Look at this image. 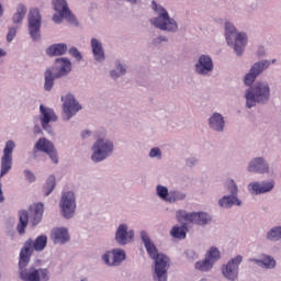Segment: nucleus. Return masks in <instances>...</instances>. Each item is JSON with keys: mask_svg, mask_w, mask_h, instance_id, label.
Returning a JSON list of instances; mask_svg holds the SVG:
<instances>
[{"mask_svg": "<svg viewBox=\"0 0 281 281\" xmlns=\"http://www.w3.org/2000/svg\"><path fill=\"white\" fill-rule=\"evenodd\" d=\"M15 147L16 145L14 144V140L7 142L5 147L3 149V156L1 158L0 177L8 175V172L12 170V153L14 151Z\"/></svg>", "mask_w": 281, "mask_h": 281, "instance_id": "nucleus-11", "label": "nucleus"}, {"mask_svg": "<svg viewBox=\"0 0 281 281\" xmlns=\"http://www.w3.org/2000/svg\"><path fill=\"white\" fill-rule=\"evenodd\" d=\"M225 32H226V41L228 45L232 43V36L233 34H236V26L232 23L227 22L225 25Z\"/></svg>", "mask_w": 281, "mask_h": 281, "instance_id": "nucleus-37", "label": "nucleus"}, {"mask_svg": "<svg viewBox=\"0 0 281 281\" xmlns=\"http://www.w3.org/2000/svg\"><path fill=\"white\" fill-rule=\"evenodd\" d=\"M159 41H166V37L160 36V37H159Z\"/></svg>", "mask_w": 281, "mask_h": 281, "instance_id": "nucleus-53", "label": "nucleus"}, {"mask_svg": "<svg viewBox=\"0 0 281 281\" xmlns=\"http://www.w3.org/2000/svg\"><path fill=\"white\" fill-rule=\"evenodd\" d=\"M102 260L105 262V265H109L110 267H115V258L113 255V251H108L102 256Z\"/></svg>", "mask_w": 281, "mask_h": 281, "instance_id": "nucleus-39", "label": "nucleus"}, {"mask_svg": "<svg viewBox=\"0 0 281 281\" xmlns=\"http://www.w3.org/2000/svg\"><path fill=\"white\" fill-rule=\"evenodd\" d=\"M40 111L42 114L41 122L44 131L52 133L49 122H56V120H58V116H56V113L52 109L45 108L43 104L40 105Z\"/></svg>", "mask_w": 281, "mask_h": 281, "instance_id": "nucleus-18", "label": "nucleus"}, {"mask_svg": "<svg viewBox=\"0 0 281 281\" xmlns=\"http://www.w3.org/2000/svg\"><path fill=\"white\" fill-rule=\"evenodd\" d=\"M67 53V46L65 44H54L47 48L46 54L48 56H63Z\"/></svg>", "mask_w": 281, "mask_h": 281, "instance_id": "nucleus-31", "label": "nucleus"}, {"mask_svg": "<svg viewBox=\"0 0 281 281\" xmlns=\"http://www.w3.org/2000/svg\"><path fill=\"white\" fill-rule=\"evenodd\" d=\"M212 69H214L212 58H210V56L202 55L199 59V63L195 65V70L198 74L205 76V74L212 71Z\"/></svg>", "mask_w": 281, "mask_h": 281, "instance_id": "nucleus-21", "label": "nucleus"}, {"mask_svg": "<svg viewBox=\"0 0 281 281\" xmlns=\"http://www.w3.org/2000/svg\"><path fill=\"white\" fill-rule=\"evenodd\" d=\"M54 188H56V178L54 176L48 177L43 190L45 196H49L52 192H54Z\"/></svg>", "mask_w": 281, "mask_h": 281, "instance_id": "nucleus-34", "label": "nucleus"}, {"mask_svg": "<svg viewBox=\"0 0 281 281\" xmlns=\"http://www.w3.org/2000/svg\"><path fill=\"white\" fill-rule=\"evenodd\" d=\"M271 64L267 60L261 61V63H256L251 68L249 74H247L244 78V82L245 85H247V87H251V85H254V82L256 81V78H258V76H260V74H262V71H265V69H268L269 66Z\"/></svg>", "mask_w": 281, "mask_h": 281, "instance_id": "nucleus-13", "label": "nucleus"}, {"mask_svg": "<svg viewBox=\"0 0 281 281\" xmlns=\"http://www.w3.org/2000/svg\"><path fill=\"white\" fill-rule=\"evenodd\" d=\"M56 65L59 68L57 75H54L52 69H47L45 71L44 88L46 91H52V87H54V80H56V78H60V76H67L68 72L71 71V61H69L68 59L58 58L56 59Z\"/></svg>", "mask_w": 281, "mask_h": 281, "instance_id": "nucleus-5", "label": "nucleus"}, {"mask_svg": "<svg viewBox=\"0 0 281 281\" xmlns=\"http://www.w3.org/2000/svg\"><path fill=\"white\" fill-rule=\"evenodd\" d=\"M91 47L93 57L97 60H104V49L102 48V43L100 41L92 38L91 40Z\"/></svg>", "mask_w": 281, "mask_h": 281, "instance_id": "nucleus-29", "label": "nucleus"}, {"mask_svg": "<svg viewBox=\"0 0 281 281\" xmlns=\"http://www.w3.org/2000/svg\"><path fill=\"white\" fill-rule=\"evenodd\" d=\"M110 76L111 78H117L120 75L115 70H111Z\"/></svg>", "mask_w": 281, "mask_h": 281, "instance_id": "nucleus-47", "label": "nucleus"}, {"mask_svg": "<svg viewBox=\"0 0 281 281\" xmlns=\"http://www.w3.org/2000/svg\"><path fill=\"white\" fill-rule=\"evenodd\" d=\"M81 281H87V279H83V280H81Z\"/></svg>", "mask_w": 281, "mask_h": 281, "instance_id": "nucleus-54", "label": "nucleus"}, {"mask_svg": "<svg viewBox=\"0 0 281 281\" xmlns=\"http://www.w3.org/2000/svg\"><path fill=\"white\" fill-rule=\"evenodd\" d=\"M30 212L33 216V225H38L41 223V218H43V212H45V206L43 205V203L33 204L30 207Z\"/></svg>", "mask_w": 281, "mask_h": 281, "instance_id": "nucleus-25", "label": "nucleus"}, {"mask_svg": "<svg viewBox=\"0 0 281 281\" xmlns=\"http://www.w3.org/2000/svg\"><path fill=\"white\" fill-rule=\"evenodd\" d=\"M112 254L114 256L115 267H116V265H120L122 262V260L126 259V254L124 252V250L114 249V250H112Z\"/></svg>", "mask_w": 281, "mask_h": 281, "instance_id": "nucleus-38", "label": "nucleus"}, {"mask_svg": "<svg viewBox=\"0 0 281 281\" xmlns=\"http://www.w3.org/2000/svg\"><path fill=\"white\" fill-rule=\"evenodd\" d=\"M63 19H65V15H63V13L53 15L54 23H63Z\"/></svg>", "mask_w": 281, "mask_h": 281, "instance_id": "nucleus-44", "label": "nucleus"}, {"mask_svg": "<svg viewBox=\"0 0 281 281\" xmlns=\"http://www.w3.org/2000/svg\"><path fill=\"white\" fill-rule=\"evenodd\" d=\"M87 135H91V132L85 131L81 133V137H87Z\"/></svg>", "mask_w": 281, "mask_h": 281, "instance_id": "nucleus-49", "label": "nucleus"}, {"mask_svg": "<svg viewBox=\"0 0 281 281\" xmlns=\"http://www.w3.org/2000/svg\"><path fill=\"white\" fill-rule=\"evenodd\" d=\"M243 262V256L238 255L236 258H233L223 269L224 278L227 280H236L238 278V265Z\"/></svg>", "mask_w": 281, "mask_h": 281, "instance_id": "nucleus-17", "label": "nucleus"}, {"mask_svg": "<svg viewBox=\"0 0 281 281\" xmlns=\"http://www.w3.org/2000/svg\"><path fill=\"white\" fill-rule=\"evenodd\" d=\"M249 172H260L261 175L265 172H269V165L265 162L262 158H255L248 166Z\"/></svg>", "mask_w": 281, "mask_h": 281, "instance_id": "nucleus-23", "label": "nucleus"}, {"mask_svg": "<svg viewBox=\"0 0 281 281\" xmlns=\"http://www.w3.org/2000/svg\"><path fill=\"white\" fill-rule=\"evenodd\" d=\"M25 14H27V9L23 4H19L16 12L13 15V23H21L23 19H25Z\"/></svg>", "mask_w": 281, "mask_h": 281, "instance_id": "nucleus-33", "label": "nucleus"}, {"mask_svg": "<svg viewBox=\"0 0 281 281\" xmlns=\"http://www.w3.org/2000/svg\"><path fill=\"white\" fill-rule=\"evenodd\" d=\"M157 194L164 201H169V203H175V201H178V199H179V193H177V192L168 193V188H166L164 186L157 187Z\"/></svg>", "mask_w": 281, "mask_h": 281, "instance_id": "nucleus-24", "label": "nucleus"}, {"mask_svg": "<svg viewBox=\"0 0 281 281\" xmlns=\"http://www.w3.org/2000/svg\"><path fill=\"white\" fill-rule=\"evenodd\" d=\"M273 181L271 182H254L249 184V190L252 192V194H265L266 192H271L273 190Z\"/></svg>", "mask_w": 281, "mask_h": 281, "instance_id": "nucleus-22", "label": "nucleus"}, {"mask_svg": "<svg viewBox=\"0 0 281 281\" xmlns=\"http://www.w3.org/2000/svg\"><path fill=\"white\" fill-rule=\"evenodd\" d=\"M133 238H135V233L128 231L126 224H121L115 234L116 243H119V245H127Z\"/></svg>", "mask_w": 281, "mask_h": 281, "instance_id": "nucleus-20", "label": "nucleus"}, {"mask_svg": "<svg viewBox=\"0 0 281 281\" xmlns=\"http://www.w3.org/2000/svg\"><path fill=\"white\" fill-rule=\"evenodd\" d=\"M140 238L145 245V249L150 258L155 260V281H168V267H170V258L159 254L157 246L150 240L147 232L140 233Z\"/></svg>", "mask_w": 281, "mask_h": 281, "instance_id": "nucleus-1", "label": "nucleus"}, {"mask_svg": "<svg viewBox=\"0 0 281 281\" xmlns=\"http://www.w3.org/2000/svg\"><path fill=\"white\" fill-rule=\"evenodd\" d=\"M52 239L54 243H67V240H69V233L67 232V228L53 229Z\"/></svg>", "mask_w": 281, "mask_h": 281, "instance_id": "nucleus-26", "label": "nucleus"}, {"mask_svg": "<svg viewBox=\"0 0 281 281\" xmlns=\"http://www.w3.org/2000/svg\"><path fill=\"white\" fill-rule=\"evenodd\" d=\"M170 234L173 238H179L180 240H183V238H186V228L173 226L170 231Z\"/></svg>", "mask_w": 281, "mask_h": 281, "instance_id": "nucleus-35", "label": "nucleus"}, {"mask_svg": "<svg viewBox=\"0 0 281 281\" xmlns=\"http://www.w3.org/2000/svg\"><path fill=\"white\" fill-rule=\"evenodd\" d=\"M69 54L74 56L76 60H82V55L80 54V52H78V48L76 47L70 48Z\"/></svg>", "mask_w": 281, "mask_h": 281, "instance_id": "nucleus-40", "label": "nucleus"}, {"mask_svg": "<svg viewBox=\"0 0 281 281\" xmlns=\"http://www.w3.org/2000/svg\"><path fill=\"white\" fill-rule=\"evenodd\" d=\"M14 36H16V29H10L9 33L7 35V41L10 43L12 41H14Z\"/></svg>", "mask_w": 281, "mask_h": 281, "instance_id": "nucleus-42", "label": "nucleus"}, {"mask_svg": "<svg viewBox=\"0 0 281 281\" xmlns=\"http://www.w3.org/2000/svg\"><path fill=\"white\" fill-rule=\"evenodd\" d=\"M27 223H30V216L27 215V211H20L19 224L16 226V229L21 236L22 234H25V227H27Z\"/></svg>", "mask_w": 281, "mask_h": 281, "instance_id": "nucleus-30", "label": "nucleus"}, {"mask_svg": "<svg viewBox=\"0 0 281 281\" xmlns=\"http://www.w3.org/2000/svg\"><path fill=\"white\" fill-rule=\"evenodd\" d=\"M269 100V85L256 83L246 92V106L251 109L256 106V102H267Z\"/></svg>", "mask_w": 281, "mask_h": 281, "instance_id": "nucleus-4", "label": "nucleus"}, {"mask_svg": "<svg viewBox=\"0 0 281 281\" xmlns=\"http://www.w3.org/2000/svg\"><path fill=\"white\" fill-rule=\"evenodd\" d=\"M228 183V190L233 195L224 196L223 199H221L218 201L221 207H232V205H240V200L236 198V195L238 194V187L236 186L234 180H229Z\"/></svg>", "mask_w": 281, "mask_h": 281, "instance_id": "nucleus-15", "label": "nucleus"}, {"mask_svg": "<svg viewBox=\"0 0 281 281\" xmlns=\"http://www.w3.org/2000/svg\"><path fill=\"white\" fill-rule=\"evenodd\" d=\"M116 69L120 71L121 75L126 74V69H124V67H122V65L119 64V66L116 67Z\"/></svg>", "mask_w": 281, "mask_h": 281, "instance_id": "nucleus-45", "label": "nucleus"}, {"mask_svg": "<svg viewBox=\"0 0 281 281\" xmlns=\"http://www.w3.org/2000/svg\"><path fill=\"white\" fill-rule=\"evenodd\" d=\"M1 14H3V8L0 4V16H1Z\"/></svg>", "mask_w": 281, "mask_h": 281, "instance_id": "nucleus-51", "label": "nucleus"}, {"mask_svg": "<svg viewBox=\"0 0 281 281\" xmlns=\"http://www.w3.org/2000/svg\"><path fill=\"white\" fill-rule=\"evenodd\" d=\"M221 258V251L218 248L211 247L206 252L205 259L195 263V269L199 271H210L214 267V262Z\"/></svg>", "mask_w": 281, "mask_h": 281, "instance_id": "nucleus-12", "label": "nucleus"}, {"mask_svg": "<svg viewBox=\"0 0 281 281\" xmlns=\"http://www.w3.org/2000/svg\"><path fill=\"white\" fill-rule=\"evenodd\" d=\"M61 100L64 101V113L66 115V120H71L74 115H76L77 111H80L82 106L78 104V101H76V98L71 94H67L65 98L61 97Z\"/></svg>", "mask_w": 281, "mask_h": 281, "instance_id": "nucleus-14", "label": "nucleus"}, {"mask_svg": "<svg viewBox=\"0 0 281 281\" xmlns=\"http://www.w3.org/2000/svg\"><path fill=\"white\" fill-rule=\"evenodd\" d=\"M149 157H161V150L157 147L151 148L149 151Z\"/></svg>", "mask_w": 281, "mask_h": 281, "instance_id": "nucleus-43", "label": "nucleus"}, {"mask_svg": "<svg viewBox=\"0 0 281 281\" xmlns=\"http://www.w3.org/2000/svg\"><path fill=\"white\" fill-rule=\"evenodd\" d=\"M247 45V35L245 33H239L235 37V46L234 50L236 52L237 56L243 54L245 46Z\"/></svg>", "mask_w": 281, "mask_h": 281, "instance_id": "nucleus-27", "label": "nucleus"}, {"mask_svg": "<svg viewBox=\"0 0 281 281\" xmlns=\"http://www.w3.org/2000/svg\"><path fill=\"white\" fill-rule=\"evenodd\" d=\"M45 247H47V236L45 235L38 236L35 241L32 239L26 240L24 247L20 251V268L23 269V267L30 265V257L34 249L35 251H43Z\"/></svg>", "mask_w": 281, "mask_h": 281, "instance_id": "nucleus-2", "label": "nucleus"}, {"mask_svg": "<svg viewBox=\"0 0 281 281\" xmlns=\"http://www.w3.org/2000/svg\"><path fill=\"white\" fill-rule=\"evenodd\" d=\"M209 124L214 131H223V128L225 127V121L223 120V115L218 113H214L210 117Z\"/></svg>", "mask_w": 281, "mask_h": 281, "instance_id": "nucleus-28", "label": "nucleus"}, {"mask_svg": "<svg viewBox=\"0 0 281 281\" xmlns=\"http://www.w3.org/2000/svg\"><path fill=\"white\" fill-rule=\"evenodd\" d=\"M177 218L179 223H194L195 225H207L210 215L207 213H188L186 211H178Z\"/></svg>", "mask_w": 281, "mask_h": 281, "instance_id": "nucleus-8", "label": "nucleus"}, {"mask_svg": "<svg viewBox=\"0 0 281 281\" xmlns=\"http://www.w3.org/2000/svg\"><path fill=\"white\" fill-rule=\"evenodd\" d=\"M268 240H280L281 238V226H277L270 229L267 234Z\"/></svg>", "mask_w": 281, "mask_h": 281, "instance_id": "nucleus-36", "label": "nucleus"}, {"mask_svg": "<svg viewBox=\"0 0 281 281\" xmlns=\"http://www.w3.org/2000/svg\"><path fill=\"white\" fill-rule=\"evenodd\" d=\"M194 164H196V159H194V158L187 160V166H194Z\"/></svg>", "mask_w": 281, "mask_h": 281, "instance_id": "nucleus-46", "label": "nucleus"}, {"mask_svg": "<svg viewBox=\"0 0 281 281\" xmlns=\"http://www.w3.org/2000/svg\"><path fill=\"white\" fill-rule=\"evenodd\" d=\"M35 148L41 153H46L52 161L58 164V155L56 154V148H54V144L47 140V138H40L35 144Z\"/></svg>", "mask_w": 281, "mask_h": 281, "instance_id": "nucleus-16", "label": "nucleus"}, {"mask_svg": "<svg viewBox=\"0 0 281 281\" xmlns=\"http://www.w3.org/2000/svg\"><path fill=\"white\" fill-rule=\"evenodd\" d=\"M92 150V161H104V159H106L109 155L113 153V143L104 138H100L94 143Z\"/></svg>", "mask_w": 281, "mask_h": 281, "instance_id": "nucleus-7", "label": "nucleus"}, {"mask_svg": "<svg viewBox=\"0 0 281 281\" xmlns=\"http://www.w3.org/2000/svg\"><path fill=\"white\" fill-rule=\"evenodd\" d=\"M251 262H256L260 267H266V269H273L276 267V259L270 258L269 256H263L262 259H250Z\"/></svg>", "mask_w": 281, "mask_h": 281, "instance_id": "nucleus-32", "label": "nucleus"}, {"mask_svg": "<svg viewBox=\"0 0 281 281\" xmlns=\"http://www.w3.org/2000/svg\"><path fill=\"white\" fill-rule=\"evenodd\" d=\"M29 32L33 41L41 38V11L33 8L29 13Z\"/></svg>", "mask_w": 281, "mask_h": 281, "instance_id": "nucleus-10", "label": "nucleus"}, {"mask_svg": "<svg viewBox=\"0 0 281 281\" xmlns=\"http://www.w3.org/2000/svg\"><path fill=\"white\" fill-rule=\"evenodd\" d=\"M5 201V198H3V191L0 189V203H3Z\"/></svg>", "mask_w": 281, "mask_h": 281, "instance_id": "nucleus-48", "label": "nucleus"}, {"mask_svg": "<svg viewBox=\"0 0 281 281\" xmlns=\"http://www.w3.org/2000/svg\"><path fill=\"white\" fill-rule=\"evenodd\" d=\"M24 175H25V179L30 181V183H34V181H36V177L30 170H25Z\"/></svg>", "mask_w": 281, "mask_h": 281, "instance_id": "nucleus-41", "label": "nucleus"}, {"mask_svg": "<svg viewBox=\"0 0 281 281\" xmlns=\"http://www.w3.org/2000/svg\"><path fill=\"white\" fill-rule=\"evenodd\" d=\"M54 10L61 13L66 21L69 23H76V16L71 14V10L67 5V0H53Z\"/></svg>", "mask_w": 281, "mask_h": 281, "instance_id": "nucleus-19", "label": "nucleus"}, {"mask_svg": "<svg viewBox=\"0 0 281 281\" xmlns=\"http://www.w3.org/2000/svg\"><path fill=\"white\" fill-rule=\"evenodd\" d=\"M130 3H137V0H127Z\"/></svg>", "mask_w": 281, "mask_h": 281, "instance_id": "nucleus-52", "label": "nucleus"}, {"mask_svg": "<svg viewBox=\"0 0 281 281\" xmlns=\"http://www.w3.org/2000/svg\"><path fill=\"white\" fill-rule=\"evenodd\" d=\"M20 267V278L23 281H49V270L47 268H36L31 266L25 269V267Z\"/></svg>", "mask_w": 281, "mask_h": 281, "instance_id": "nucleus-6", "label": "nucleus"}, {"mask_svg": "<svg viewBox=\"0 0 281 281\" xmlns=\"http://www.w3.org/2000/svg\"><path fill=\"white\" fill-rule=\"evenodd\" d=\"M61 214L65 218H71L76 214V195L68 191L63 193L60 200Z\"/></svg>", "mask_w": 281, "mask_h": 281, "instance_id": "nucleus-9", "label": "nucleus"}, {"mask_svg": "<svg viewBox=\"0 0 281 281\" xmlns=\"http://www.w3.org/2000/svg\"><path fill=\"white\" fill-rule=\"evenodd\" d=\"M153 10L158 13V18L151 19L150 23L158 27V30L167 31V32H175L177 30V22L170 19L168 11L162 7L157 5V2H151Z\"/></svg>", "mask_w": 281, "mask_h": 281, "instance_id": "nucleus-3", "label": "nucleus"}, {"mask_svg": "<svg viewBox=\"0 0 281 281\" xmlns=\"http://www.w3.org/2000/svg\"><path fill=\"white\" fill-rule=\"evenodd\" d=\"M5 54H7L5 50L0 48V58H3V56H5Z\"/></svg>", "mask_w": 281, "mask_h": 281, "instance_id": "nucleus-50", "label": "nucleus"}]
</instances>
